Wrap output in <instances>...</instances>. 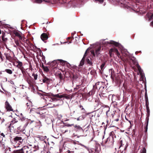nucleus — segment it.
Wrapping results in <instances>:
<instances>
[{
    "mask_svg": "<svg viewBox=\"0 0 153 153\" xmlns=\"http://www.w3.org/2000/svg\"><path fill=\"white\" fill-rule=\"evenodd\" d=\"M26 105L27 106H29V103H27Z\"/></svg>",
    "mask_w": 153,
    "mask_h": 153,
    "instance_id": "obj_52",
    "label": "nucleus"
},
{
    "mask_svg": "<svg viewBox=\"0 0 153 153\" xmlns=\"http://www.w3.org/2000/svg\"><path fill=\"white\" fill-rule=\"evenodd\" d=\"M41 38L43 41H44L48 39V35L45 33H42L41 36Z\"/></svg>",
    "mask_w": 153,
    "mask_h": 153,
    "instance_id": "obj_7",
    "label": "nucleus"
},
{
    "mask_svg": "<svg viewBox=\"0 0 153 153\" xmlns=\"http://www.w3.org/2000/svg\"><path fill=\"white\" fill-rule=\"evenodd\" d=\"M4 121V119L3 118H1L0 117V123H2Z\"/></svg>",
    "mask_w": 153,
    "mask_h": 153,
    "instance_id": "obj_31",
    "label": "nucleus"
},
{
    "mask_svg": "<svg viewBox=\"0 0 153 153\" xmlns=\"http://www.w3.org/2000/svg\"><path fill=\"white\" fill-rule=\"evenodd\" d=\"M86 61L87 62V63L89 64L90 65H91L92 64V62L90 60V59L89 58H87L86 59Z\"/></svg>",
    "mask_w": 153,
    "mask_h": 153,
    "instance_id": "obj_18",
    "label": "nucleus"
},
{
    "mask_svg": "<svg viewBox=\"0 0 153 153\" xmlns=\"http://www.w3.org/2000/svg\"><path fill=\"white\" fill-rule=\"evenodd\" d=\"M151 25L153 26V21L151 23Z\"/></svg>",
    "mask_w": 153,
    "mask_h": 153,
    "instance_id": "obj_49",
    "label": "nucleus"
},
{
    "mask_svg": "<svg viewBox=\"0 0 153 153\" xmlns=\"http://www.w3.org/2000/svg\"><path fill=\"white\" fill-rule=\"evenodd\" d=\"M19 38L20 41L21 40H22V36H21V35L19 37Z\"/></svg>",
    "mask_w": 153,
    "mask_h": 153,
    "instance_id": "obj_43",
    "label": "nucleus"
},
{
    "mask_svg": "<svg viewBox=\"0 0 153 153\" xmlns=\"http://www.w3.org/2000/svg\"><path fill=\"white\" fill-rule=\"evenodd\" d=\"M18 122V120L15 118H14L10 122V125H13L15 123H17Z\"/></svg>",
    "mask_w": 153,
    "mask_h": 153,
    "instance_id": "obj_13",
    "label": "nucleus"
},
{
    "mask_svg": "<svg viewBox=\"0 0 153 153\" xmlns=\"http://www.w3.org/2000/svg\"><path fill=\"white\" fill-rule=\"evenodd\" d=\"M75 128L79 130H82V129L79 126L76 125L74 126Z\"/></svg>",
    "mask_w": 153,
    "mask_h": 153,
    "instance_id": "obj_17",
    "label": "nucleus"
},
{
    "mask_svg": "<svg viewBox=\"0 0 153 153\" xmlns=\"http://www.w3.org/2000/svg\"><path fill=\"white\" fill-rule=\"evenodd\" d=\"M128 121L129 122V123L130 124V128H131L132 126L131 121L130 120H128Z\"/></svg>",
    "mask_w": 153,
    "mask_h": 153,
    "instance_id": "obj_44",
    "label": "nucleus"
},
{
    "mask_svg": "<svg viewBox=\"0 0 153 153\" xmlns=\"http://www.w3.org/2000/svg\"><path fill=\"white\" fill-rule=\"evenodd\" d=\"M149 20H153V14L152 13H148L146 15Z\"/></svg>",
    "mask_w": 153,
    "mask_h": 153,
    "instance_id": "obj_9",
    "label": "nucleus"
},
{
    "mask_svg": "<svg viewBox=\"0 0 153 153\" xmlns=\"http://www.w3.org/2000/svg\"><path fill=\"white\" fill-rule=\"evenodd\" d=\"M111 51H113L114 52L116 53L117 52H118V50L117 49H114V50H113V49H111Z\"/></svg>",
    "mask_w": 153,
    "mask_h": 153,
    "instance_id": "obj_33",
    "label": "nucleus"
},
{
    "mask_svg": "<svg viewBox=\"0 0 153 153\" xmlns=\"http://www.w3.org/2000/svg\"><path fill=\"white\" fill-rule=\"evenodd\" d=\"M23 69H22L20 70L22 72L23 74H24L25 73V71L23 70Z\"/></svg>",
    "mask_w": 153,
    "mask_h": 153,
    "instance_id": "obj_39",
    "label": "nucleus"
},
{
    "mask_svg": "<svg viewBox=\"0 0 153 153\" xmlns=\"http://www.w3.org/2000/svg\"><path fill=\"white\" fill-rule=\"evenodd\" d=\"M43 68L44 71L46 72H48L49 71L48 68L47 66H45L44 65L42 66Z\"/></svg>",
    "mask_w": 153,
    "mask_h": 153,
    "instance_id": "obj_16",
    "label": "nucleus"
},
{
    "mask_svg": "<svg viewBox=\"0 0 153 153\" xmlns=\"http://www.w3.org/2000/svg\"><path fill=\"white\" fill-rule=\"evenodd\" d=\"M96 1H98L100 3H101L103 2L104 0H95Z\"/></svg>",
    "mask_w": 153,
    "mask_h": 153,
    "instance_id": "obj_37",
    "label": "nucleus"
},
{
    "mask_svg": "<svg viewBox=\"0 0 153 153\" xmlns=\"http://www.w3.org/2000/svg\"><path fill=\"white\" fill-rule=\"evenodd\" d=\"M129 128H128V131L129 130Z\"/></svg>",
    "mask_w": 153,
    "mask_h": 153,
    "instance_id": "obj_63",
    "label": "nucleus"
},
{
    "mask_svg": "<svg viewBox=\"0 0 153 153\" xmlns=\"http://www.w3.org/2000/svg\"><path fill=\"white\" fill-rule=\"evenodd\" d=\"M116 54L118 57H119L120 56V54L119 52L116 53Z\"/></svg>",
    "mask_w": 153,
    "mask_h": 153,
    "instance_id": "obj_41",
    "label": "nucleus"
},
{
    "mask_svg": "<svg viewBox=\"0 0 153 153\" xmlns=\"http://www.w3.org/2000/svg\"><path fill=\"white\" fill-rule=\"evenodd\" d=\"M41 95L42 96H45L46 95H45V93H43V94H41Z\"/></svg>",
    "mask_w": 153,
    "mask_h": 153,
    "instance_id": "obj_46",
    "label": "nucleus"
},
{
    "mask_svg": "<svg viewBox=\"0 0 153 153\" xmlns=\"http://www.w3.org/2000/svg\"><path fill=\"white\" fill-rule=\"evenodd\" d=\"M17 62L18 63V65H16V67L18 68H19L20 70L22 69H24V67L23 66L22 63V62L18 61Z\"/></svg>",
    "mask_w": 153,
    "mask_h": 153,
    "instance_id": "obj_8",
    "label": "nucleus"
},
{
    "mask_svg": "<svg viewBox=\"0 0 153 153\" xmlns=\"http://www.w3.org/2000/svg\"><path fill=\"white\" fill-rule=\"evenodd\" d=\"M108 44H113L116 46H118L119 45V43L118 42H116L113 40L110 41V42H107Z\"/></svg>",
    "mask_w": 153,
    "mask_h": 153,
    "instance_id": "obj_11",
    "label": "nucleus"
},
{
    "mask_svg": "<svg viewBox=\"0 0 153 153\" xmlns=\"http://www.w3.org/2000/svg\"><path fill=\"white\" fill-rule=\"evenodd\" d=\"M121 52L124 54L125 56L128 57L131 60H132V62L133 64L135 65H137L138 70L142 78L143 77V71L142 70L140 65H139L138 63L135 60V58L134 57H131L129 53L127 51V50L126 49H123L121 50Z\"/></svg>",
    "mask_w": 153,
    "mask_h": 153,
    "instance_id": "obj_1",
    "label": "nucleus"
},
{
    "mask_svg": "<svg viewBox=\"0 0 153 153\" xmlns=\"http://www.w3.org/2000/svg\"><path fill=\"white\" fill-rule=\"evenodd\" d=\"M4 55L7 60L10 61L12 59V57L10 55V53H5Z\"/></svg>",
    "mask_w": 153,
    "mask_h": 153,
    "instance_id": "obj_10",
    "label": "nucleus"
},
{
    "mask_svg": "<svg viewBox=\"0 0 153 153\" xmlns=\"http://www.w3.org/2000/svg\"><path fill=\"white\" fill-rule=\"evenodd\" d=\"M35 148L37 150L38 149H39V147H38V146H35Z\"/></svg>",
    "mask_w": 153,
    "mask_h": 153,
    "instance_id": "obj_45",
    "label": "nucleus"
},
{
    "mask_svg": "<svg viewBox=\"0 0 153 153\" xmlns=\"http://www.w3.org/2000/svg\"><path fill=\"white\" fill-rule=\"evenodd\" d=\"M126 146H124L123 150L121 151V153H125V151L126 149Z\"/></svg>",
    "mask_w": 153,
    "mask_h": 153,
    "instance_id": "obj_34",
    "label": "nucleus"
},
{
    "mask_svg": "<svg viewBox=\"0 0 153 153\" xmlns=\"http://www.w3.org/2000/svg\"><path fill=\"white\" fill-rule=\"evenodd\" d=\"M147 126H148V124H147L146 126V128L145 129V131H146V132L147 131Z\"/></svg>",
    "mask_w": 153,
    "mask_h": 153,
    "instance_id": "obj_47",
    "label": "nucleus"
},
{
    "mask_svg": "<svg viewBox=\"0 0 153 153\" xmlns=\"http://www.w3.org/2000/svg\"><path fill=\"white\" fill-rule=\"evenodd\" d=\"M0 134L1 135V136H2L3 137H5V135L3 133H0Z\"/></svg>",
    "mask_w": 153,
    "mask_h": 153,
    "instance_id": "obj_40",
    "label": "nucleus"
},
{
    "mask_svg": "<svg viewBox=\"0 0 153 153\" xmlns=\"http://www.w3.org/2000/svg\"><path fill=\"white\" fill-rule=\"evenodd\" d=\"M105 65V63H102L100 66L101 69L102 70L104 68V67Z\"/></svg>",
    "mask_w": 153,
    "mask_h": 153,
    "instance_id": "obj_26",
    "label": "nucleus"
},
{
    "mask_svg": "<svg viewBox=\"0 0 153 153\" xmlns=\"http://www.w3.org/2000/svg\"><path fill=\"white\" fill-rule=\"evenodd\" d=\"M14 47H16V46H17V45H14Z\"/></svg>",
    "mask_w": 153,
    "mask_h": 153,
    "instance_id": "obj_59",
    "label": "nucleus"
},
{
    "mask_svg": "<svg viewBox=\"0 0 153 153\" xmlns=\"http://www.w3.org/2000/svg\"><path fill=\"white\" fill-rule=\"evenodd\" d=\"M122 140H121L120 141V143L121 144V145L120 146V147H119V148L120 149H120V151H121V147L123 146V145H123L122 144Z\"/></svg>",
    "mask_w": 153,
    "mask_h": 153,
    "instance_id": "obj_36",
    "label": "nucleus"
},
{
    "mask_svg": "<svg viewBox=\"0 0 153 153\" xmlns=\"http://www.w3.org/2000/svg\"><path fill=\"white\" fill-rule=\"evenodd\" d=\"M82 146H83L84 147H85V148H86V146H84V145H82Z\"/></svg>",
    "mask_w": 153,
    "mask_h": 153,
    "instance_id": "obj_57",
    "label": "nucleus"
},
{
    "mask_svg": "<svg viewBox=\"0 0 153 153\" xmlns=\"http://www.w3.org/2000/svg\"><path fill=\"white\" fill-rule=\"evenodd\" d=\"M74 124H69L68 123H67L65 125V126H67V127H70L72 126H74Z\"/></svg>",
    "mask_w": 153,
    "mask_h": 153,
    "instance_id": "obj_32",
    "label": "nucleus"
},
{
    "mask_svg": "<svg viewBox=\"0 0 153 153\" xmlns=\"http://www.w3.org/2000/svg\"><path fill=\"white\" fill-rule=\"evenodd\" d=\"M51 80V79H50L48 78L46 76H43V79H42L43 82L44 83H45L48 84L50 83Z\"/></svg>",
    "mask_w": 153,
    "mask_h": 153,
    "instance_id": "obj_6",
    "label": "nucleus"
},
{
    "mask_svg": "<svg viewBox=\"0 0 153 153\" xmlns=\"http://www.w3.org/2000/svg\"><path fill=\"white\" fill-rule=\"evenodd\" d=\"M13 140L16 143L17 142L19 141V142L21 143L22 142L23 140L22 139L21 137H16L14 138Z\"/></svg>",
    "mask_w": 153,
    "mask_h": 153,
    "instance_id": "obj_5",
    "label": "nucleus"
},
{
    "mask_svg": "<svg viewBox=\"0 0 153 153\" xmlns=\"http://www.w3.org/2000/svg\"><path fill=\"white\" fill-rule=\"evenodd\" d=\"M64 63L65 64V63H68L67 62L65 61H63Z\"/></svg>",
    "mask_w": 153,
    "mask_h": 153,
    "instance_id": "obj_54",
    "label": "nucleus"
},
{
    "mask_svg": "<svg viewBox=\"0 0 153 153\" xmlns=\"http://www.w3.org/2000/svg\"><path fill=\"white\" fill-rule=\"evenodd\" d=\"M18 129L19 130H20L21 129L20 127H20H19L18 128Z\"/></svg>",
    "mask_w": 153,
    "mask_h": 153,
    "instance_id": "obj_53",
    "label": "nucleus"
},
{
    "mask_svg": "<svg viewBox=\"0 0 153 153\" xmlns=\"http://www.w3.org/2000/svg\"><path fill=\"white\" fill-rule=\"evenodd\" d=\"M5 105L6 109L7 111H13V109H12L11 106L7 101L5 102Z\"/></svg>",
    "mask_w": 153,
    "mask_h": 153,
    "instance_id": "obj_3",
    "label": "nucleus"
},
{
    "mask_svg": "<svg viewBox=\"0 0 153 153\" xmlns=\"http://www.w3.org/2000/svg\"><path fill=\"white\" fill-rule=\"evenodd\" d=\"M126 120H128V119H126Z\"/></svg>",
    "mask_w": 153,
    "mask_h": 153,
    "instance_id": "obj_60",
    "label": "nucleus"
},
{
    "mask_svg": "<svg viewBox=\"0 0 153 153\" xmlns=\"http://www.w3.org/2000/svg\"><path fill=\"white\" fill-rule=\"evenodd\" d=\"M53 97L50 100L51 101H59L60 102V104L62 105L63 103V101L62 99L63 98V99L64 98L69 99H70L69 97L65 94H52V95Z\"/></svg>",
    "mask_w": 153,
    "mask_h": 153,
    "instance_id": "obj_2",
    "label": "nucleus"
},
{
    "mask_svg": "<svg viewBox=\"0 0 153 153\" xmlns=\"http://www.w3.org/2000/svg\"><path fill=\"white\" fill-rule=\"evenodd\" d=\"M55 105H53L52 106H49L50 107H51V108H53V107H54V106H55Z\"/></svg>",
    "mask_w": 153,
    "mask_h": 153,
    "instance_id": "obj_50",
    "label": "nucleus"
},
{
    "mask_svg": "<svg viewBox=\"0 0 153 153\" xmlns=\"http://www.w3.org/2000/svg\"><path fill=\"white\" fill-rule=\"evenodd\" d=\"M15 43L17 46H20V44L18 40L15 41Z\"/></svg>",
    "mask_w": 153,
    "mask_h": 153,
    "instance_id": "obj_28",
    "label": "nucleus"
},
{
    "mask_svg": "<svg viewBox=\"0 0 153 153\" xmlns=\"http://www.w3.org/2000/svg\"><path fill=\"white\" fill-rule=\"evenodd\" d=\"M1 30L0 29V34L1 33Z\"/></svg>",
    "mask_w": 153,
    "mask_h": 153,
    "instance_id": "obj_56",
    "label": "nucleus"
},
{
    "mask_svg": "<svg viewBox=\"0 0 153 153\" xmlns=\"http://www.w3.org/2000/svg\"><path fill=\"white\" fill-rule=\"evenodd\" d=\"M84 119V118L83 117V116H79V117H78L77 119V120L78 121L82 120Z\"/></svg>",
    "mask_w": 153,
    "mask_h": 153,
    "instance_id": "obj_22",
    "label": "nucleus"
},
{
    "mask_svg": "<svg viewBox=\"0 0 153 153\" xmlns=\"http://www.w3.org/2000/svg\"><path fill=\"white\" fill-rule=\"evenodd\" d=\"M79 108H81L82 110H85L84 109V108L83 106L82 105H79Z\"/></svg>",
    "mask_w": 153,
    "mask_h": 153,
    "instance_id": "obj_42",
    "label": "nucleus"
},
{
    "mask_svg": "<svg viewBox=\"0 0 153 153\" xmlns=\"http://www.w3.org/2000/svg\"><path fill=\"white\" fill-rule=\"evenodd\" d=\"M88 49V48L86 50L83 58L80 62L79 65V66H82L84 65L85 61V57L86 56V53Z\"/></svg>",
    "mask_w": 153,
    "mask_h": 153,
    "instance_id": "obj_4",
    "label": "nucleus"
},
{
    "mask_svg": "<svg viewBox=\"0 0 153 153\" xmlns=\"http://www.w3.org/2000/svg\"><path fill=\"white\" fill-rule=\"evenodd\" d=\"M14 34L16 36H18V37L20 35L19 33L17 31H16L14 32Z\"/></svg>",
    "mask_w": 153,
    "mask_h": 153,
    "instance_id": "obj_25",
    "label": "nucleus"
},
{
    "mask_svg": "<svg viewBox=\"0 0 153 153\" xmlns=\"http://www.w3.org/2000/svg\"><path fill=\"white\" fill-rule=\"evenodd\" d=\"M112 72H111V77H112Z\"/></svg>",
    "mask_w": 153,
    "mask_h": 153,
    "instance_id": "obj_58",
    "label": "nucleus"
},
{
    "mask_svg": "<svg viewBox=\"0 0 153 153\" xmlns=\"http://www.w3.org/2000/svg\"><path fill=\"white\" fill-rule=\"evenodd\" d=\"M101 47H99L96 51V54L98 55L100 53V51L101 50Z\"/></svg>",
    "mask_w": 153,
    "mask_h": 153,
    "instance_id": "obj_15",
    "label": "nucleus"
},
{
    "mask_svg": "<svg viewBox=\"0 0 153 153\" xmlns=\"http://www.w3.org/2000/svg\"><path fill=\"white\" fill-rule=\"evenodd\" d=\"M35 1L36 3H40L42 1V0H35Z\"/></svg>",
    "mask_w": 153,
    "mask_h": 153,
    "instance_id": "obj_29",
    "label": "nucleus"
},
{
    "mask_svg": "<svg viewBox=\"0 0 153 153\" xmlns=\"http://www.w3.org/2000/svg\"><path fill=\"white\" fill-rule=\"evenodd\" d=\"M145 98L146 99V95H145Z\"/></svg>",
    "mask_w": 153,
    "mask_h": 153,
    "instance_id": "obj_62",
    "label": "nucleus"
},
{
    "mask_svg": "<svg viewBox=\"0 0 153 153\" xmlns=\"http://www.w3.org/2000/svg\"><path fill=\"white\" fill-rule=\"evenodd\" d=\"M29 45H30V46L31 50H33L34 49V46L32 44L30 43Z\"/></svg>",
    "mask_w": 153,
    "mask_h": 153,
    "instance_id": "obj_24",
    "label": "nucleus"
},
{
    "mask_svg": "<svg viewBox=\"0 0 153 153\" xmlns=\"http://www.w3.org/2000/svg\"><path fill=\"white\" fill-rule=\"evenodd\" d=\"M14 76H15V77H16V75H14Z\"/></svg>",
    "mask_w": 153,
    "mask_h": 153,
    "instance_id": "obj_61",
    "label": "nucleus"
},
{
    "mask_svg": "<svg viewBox=\"0 0 153 153\" xmlns=\"http://www.w3.org/2000/svg\"><path fill=\"white\" fill-rule=\"evenodd\" d=\"M2 124L0 123V130H3L4 129V126L2 125Z\"/></svg>",
    "mask_w": 153,
    "mask_h": 153,
    "instance_id": "obj_23",
    "label": "nucleus"
},
{
    "mask_svg": "<svg viewBox=\"0 0 153 153\" xmlns=\"http://www.w3.org/2000/svg\"><path fill=\"white\" fill-rule=\"evenodd\" d=\"M45 2H49V0H43Z\"/></svg>",
    "mask_w": 153,
    "mask_h": 153,
    "instance_id": "obj_48",
    "label": "nucleus"
},
{
    "mask_svg": "<svg viewBox=\"0 0 153 153\" xmlns=\"http://www.w3.org/2000/svg\"><path fill=\"white\" fill-rule=\"evenodd\" d=\"M10 148H7L4 150V153H10Z\"/></svg>",
    "mask_w": 153,
    "mask_h": 153,
    "instance_id": "obj_14",
    "label": "nucleus"
},
{
    "mask_svg": "<svg viewBox=\"0 0 153 153\" xmlns=\"http://www.w3.org/2000/svg\"><path fill=\"white\" fill-rule=\"evenodd\" d=\"M36 137L39 139V140L42 141L44 140L46 138V136H39Z\"/></svg>",
    "mask_w": 153,
    "mask_h": 153,
    "instance_id": "obj_12",
    "label": "nucleus"
},
{
    "mask_svg": "<svg viewBox=\"0 0 153 153\" xmlns=\"http://www.w3.org/2000/svg\"><path fill=\"white\" fill-rule=\"evenodd\" d=\"M5 71L7 73L9 74H11L12 73V71L11 70L7 69L5 70Z\"/></svg>",
    "mask_w": 153,
    "mask_h": 153,
    "instance_id": "obj_21",
    "label": "nucleus"
},
{
    "mask_svg": "<svg viewBox=\"0 0 153 153\" xmlns=\"http://www.w3.org/2000/svg\"><path fill=\"white\" fill-rule=\"evenodd\" d=\"M91 54L94 56H95V53L94 51H91Z\"/></svg>",
    "mask_w": 153,
    "mask_h": 153,
    "instance_id": "obj_38",
    "label": "nucleus"
},
{
    "mask_svg": "<svg viewBox=\"0 0 153 153\" xmlns=\"http://www.w3.org/2000/svg\"><path fill=\"white\" fill-rule=\"evenodd\" d=\"M109 111V109L108 110H107L106 112V115H107V113H108V112Z\"/></svg>",
    "mask_w": 153,
    "mask_h": 153,
    "instance_id": "obj_51",
    "label": "nucleus"
},
{
    "mask_svg": "<svg viewBox=\"0 0 153 153\" xmlns=\"http://www.w3.org/2000/svg\"><path fill=\"white\" fill-rule=\"evenodd\" d=\"M0 58L2 61H3V55L1 52H0Z\"/></svg>",
    "mask_w": 153,
    "mask_h": 153,
    "instance_id": "obj_30",
    "label": "nucleus"
},
{
    "mask_svg": "<svg viewBox=\"0 0 153 153\" xmlns=\"http://www.w3.org/2000/svg\"><path fill=\"white\" fill-rule=\"evenodd\" d=\"M26 152H27V151H26Z\"/></svg>",
    "mask_w": 153,
    "mask_h": 153,
    "instance_id": "obj_64",
    "label": "nucleus"
},
{
    "mask_svg": "<svg viewBox=\"0 0 153 153\" xmlns=\"http://www.w3.org/2000/svg\"><path fill=\"white\" fill-rule=\"evenodd\" d=\"M68 131V130H65V132H67Z\"/></svg>",
    "mask_w": 153,
    "mask_h": 153,
    "instance_id": "obj_55",
    "label": "nucleus"
},
{
    "mask_svg": "<svg viewBox=\"0 0 153 153\" xmlns=\"http://www.w3.org/2000/svg\"><path fill=\"white\" fill-rule=\"evenodd\" d=\"M17 153H24V152L22 150H20L17 151Z\"/></svg>",
    "mask_w": 153,
    "mask_h": 153,
    "instance_id": "obj_35",
    "label": "nucleus"
},
{
    "mask_svg": "<svg viewBox=\"0 0 153 153\" xmlns=\"http://www.w3.org/2000/svg\"><path fill=\"white\" fill-rule=\"evenodd\" d=\"M32 76H33L35 80H36L38 77V75L36 74H32Z\"/></svg>",
    "mask_w": 153,
    "mask_h": 153,
    "instance_id": "obj_20",
    "label": "nucleus"
},
{
    "mask_svg": "<svg viewBox=\"0 0 153 153\" xmlns=\"http://www.w3.org/2000/svg\"><path fill=\"white\" fill-rule=\"evenodd\" d=\"M141 153H146V150L144 147L143 148Z\"/></svg>",
    "mask_w": 153,
    "mask_h": 153,
    "instance_id": "obj_27",
    "label": "nucleus"
},
{
    "mask_svg": "<svg viewBox=\"0 0 153 153\" xmlns=\"http://www.w3.org/2000/svg\"><path fill=\"white\" fill-rule=\"evenodd\" d=\"M37 114H40L41 115L43 114V115H42V117H45V115L43 114V113L42 112V110H40L39 112H37Z\"/></svg>",
    "mask_w": 153,
    "mask_h": 153,
    "instance_id": "obj_19",
    "label": "nucleus"
}]
</instances>
